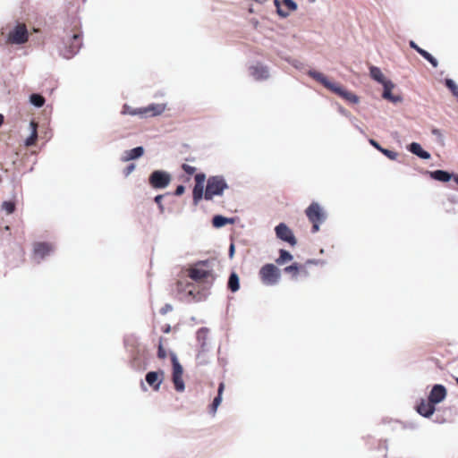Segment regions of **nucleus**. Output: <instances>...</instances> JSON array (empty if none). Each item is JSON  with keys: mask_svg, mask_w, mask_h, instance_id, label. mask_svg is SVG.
<instances>
[{"mask_svg": "<svg viewBox=\"0 0 458 458\" xmlns=\"http://www.w3.org/2000/svg\"><path fill=\"white\" fill-rule=\"evenodd\" d=\"M275 233L278 240L293 247L297 244V239L293 230L284 223H279L275 227Z\"/></svg>", "mask_w": 458, "mask_h": 458, "instance_id": "f8f14e48", "label": "nucleus"}, {"mask_svg": "<svg viewBox=\"0 0 458 458\" xmlns=\"http://www.w3.org/2000/svg\"><path fill=\"white\" fill-rule=\"evenodd\" d=\"M369 144H370L371 146H373L376 149L379 150L380 152H381V149H383V148H382V147L380 146V144H379L377 140H373V139H370V140H369Z\"/></svg>", "mask_w": 458, "mask_h": 458, "instance_id": "8fccbe9b", "label": "nucleus"}, {"mask_svg": "<svg viewBox=\"0 0 458 458\" xmlns=\"http://www.w3.org/2000/svg\"><path fill=\"white\" fill-rule=\"evenodd\" d=\"M339 111L341 114L350 118L351 115H349V113L345 109L340 108Z\"/></svg>", "mask_w": 458, "mask_h": 458, "instance_id": "4d7b16f0", "label": "nucleus"}, {"mask_svg": "<svg viewBox=\"0 0 458 458\" xmlns=\"http://www.w3.org/2000/svg\"><path fill=\"white\" fill-rule=\"evenodd\" d=\"M204 185L195 184L192 191L193 202L197 205L204 197Z\"/></svg>", "mask_w": 458, "mask_h": 458, "instance_id": "c756f323", "label": "nucleus"}, {"mask_svg": "<svg viewBox=\"0 0 458 458\" xmlns=\"http://www.w3.org/2000/svg\"><path fill=\"white\" fill-rule=\"evenodd\" d=\"M381 85L384 88L382 97L385 99H387L394 104L399 103L403 100L402 97L392 94V89H394V84L390 80H388L387 81Z\"/></svg>", "mask_w": 458, "mask_h": 458, "instance_id": "6ab92c4d", "label": "nucleus"}, {"mask_svg": "<svg viewBox=\"0 0 458 458\" xmlns=\"http://www.w3.org/2000/svg\"><path fill=\"white\" fill-rule=\"evenodd\" d=\"M157 356L160 359H165L166 357V352L161 344L158 346Z\"/></svg>", "mask_w": 458, "mask_h": 458, "instance_id": "09e8293b", "label": "nucleus"}, {"mask_svg": "<svg viewBox=\"0 0 458 458\" xmlns=\"http://www.w3.org/2000/svg\"><path fill=\"white\" fill-rule=\"evenodd\" d=\"M227 286H228V289L233 293H235L239 290L240 279H239L238 275L235 272L231 273V275L228 278Z\"/></svg>", "mask_w": 458, "mask_h": 458, "instance_id": "cd10ccee", "label": "nucleus"}, {"mask_svg": "<svg viewBox=\"0 0 458 458\" xmlns=\"http://www.w3.org/2000/svg\"><path fill=\"white\" fill-rule=\"evenodd\" d=\"M185 191V187L183 185H178L175 189L174 194L176 196L182 195Z\"/></svg>", "mask_w": 458, "mask_h": 458, "instance_id": "603ef678", "label": "nucleus"}, {"mask_svg": "<svg viewBox=\"0 0 458 458\" xmlns=\"http://www.w3.org/2000/svg\"><path fill=\"white\" fill-rule=\"evenodd\" d=\"M249 72L251 76H253L254 80H258V66L255 64H251L249 67Z\"/></svg>", "mask_w": 458, "mask_h": 458, "instance_id": "c03bdc74", "label": "nucleus"}, {"mask_svg": "<svg viewBox=\"0 0 458 458\" xmlns=\"http://www.w3.org/2000/svg\"><path fill=\"white\" fill-rule=\"evenodd\" d=\"M235 223L234 217H225L222 215H216L212 218V225L215 228H221L225 226V225H233Z\"/></svg>", "mask_w": 458, "mask_h": 458, "instance_id": "5701e85b", "label": "nucleus"}, {"mask_svg": "<svg viewBox=\"0 0 458 458\" xmlns=\"http://www.w3.org/2000/svg\"><path fill=\"white\" fill-rule=\"evenodd\" d=\"M224 389H225V384L223 382H221L218 386L217 395L214 398V400L210 405L209 412L212 415L216 414V410L222 402V394H223Z\"/></svg>", "mask_w": 458, "mask_h": 458, "instance_id": "b1692460", "label": "nucleus"}, {"mask_svg": "<svg viewBox=\"0 0 458 458\" xmlns=\"http://www.w3.org/2000/svg\"><path fill=\"white\" fill-rule=\"evenodd\" d=\"M165 107V104H150L146 107H141V117L160 115Z\"/></svg>", "mask_w": 458, "mask_h": 458, "instance_id": "a211bd4d", "label": "nucleus"}, {"mask_svg": "<svg viewBox=\"0 0 458 458\" xmlns=\"http://www.w3.org/2000/svg\"><path fill=\"white\" fill-rule=\"evenodd\" d=\"M381 153L391 160H395L398 157V154L396 152L387 148L381 149Z\"/></svg>", "mask_w": 458, "mask_h": 458, "instance_id": "e433bc0d", "label": "nucleus"}, {"mask_svg": "<svg viewBox=\"0 0 458 458\" xmlns=\"http://www.w3.org/2000/svg\"><path fill=\"white\" fill-rule=\"evenodd\" d=\"M148 182L154 189H165L171 182V175L165 171L155 170L150 174Z\"/></svg>", "mask_w": 458, "mask_h": 458, "instance_id": "9b49d317", "label": "nucleus"}, {"mask_svg": "<svg viewBox=\"0 0 458 458\" xmlns=\"http://www.w3.org/2000/svg\"><path fill=\"white\" fill-rule=\"evenodd\" d=\"M123 114H130V115H140L141 116V107L140 108H132L128 105H124L123 106Z\"/></svg>", "mask_w": 458, "mask_h": 458, "instance_id": "473e14b6", "label": "nucleus"}, {"mask_svg": "<svg viewBox=\"0 0 458 458\" xmlns=\"http://www.w3.org/2000/svg\"><path fill=\"white\" fill-rule=\"evenodd\" d=\"M172 310H173V306H172L171 304H168V303H167V304H165V306H163V307L161 308V310H160V313H161L162 315H165V314H166V313H168V312H170V311H172Z\"/></svg>", "mask_w": 458, "mask_h": 458, "instance_id": "de8ad7c7", "label": "nucleus"}, {"mask_svg": "<svg viewBox=\"0 0 458 458\" xmlns=\"http://www.w3.org/2000/svg\"><path fill=\"white\" fill-rule=\"evenodd\" d=\"M163 198H164V195L159 194V195H157V196L155 197V199H154L155 202H156V203L157 204V206H158V209H159V212H160L161 214H163V213H164V211H165V207H164V205H163V203H162V199H163Z\"/></svg>", "mask_w": 458, "mask_h": 458, "instance_id": "4c0bfd02", "label": "nucleus"}, {"mask_svg": "<svg viewBox=\"0 0 458 458\" xmlns=\"http://www.w3.org/2000/svg\"><path fill=\"white\" fill-rule=\"evenodd\" d=\"M82 45L81 35L73 34L71 38L64 40V47L60 49V55L65 59L72 58Z\"/></svg>", "mask_w": 458, "mask_h": 458, "instance_id": "0eeeda50", "label": "nucleus"}, {"mask_svg": "<svg viewBox=\"0 0 458 458\" xmlns=\"http://www.w3.org/2000/svg\"><path fill=\"white\" fill-rule=\"evenodd\" d=\"M182 170L189 175H191L195 173L196 168L194 166H191L188 164H183L182 165Z\"/></svg>", "mask_w": 458, "mask_h": 458, "instance_id": "79ce46f5", "label": "nucleus"}, {"mask_svg": "<svg viewBox=\"0 0 458 458\" xmlns=\"http://www.w3.org/2000/svg\"><path fill=\"white\" fill-rule=\"evenodd\" d=\"M431 133L437 139L438 142L444 144V136L439 129L433 128Z\"/></svg>", "mask_w": 458, "mask_h": 458, "instance_id": "ea45409f", "label": "nucleus"}, {"mask_svg": "<svg viewBox=\"0 0 458 458\" xmlns=\"http://www.w3.org/2000/svg\"><path fill=\"white\" fill-rule=\"evenodd\" d=\"M351 123L355 126V128L361 133H363V130L356 123L357 119L353 116H350Z\"/></svg>", "mask_w": 458, "mask_h": 458, "instance_id": "864d4df0", "label": "nucleus"}, {"mask_svg": "<svg viewBox=\"0 0 458 458\" xmlns=\"http://www.w3.org/2000/svg\"><path fill=\"white\" fill-rule=\"evenodd\" d=\"M249 13H255V7L253 4H250L249 9H248Z\"/></svg>", "mask_w": 458, "mask_h": 458, "instance_id": "13d9d810", "label": "nucleus"}, {"mask_svg": "<svg viewBox=\"0 0 458 458\" xmlns=\"http://www.w3.org/2000/svg\"><path fill=\"white\" fill-rule=\"evenodd\" d=\"M259 275L264 284L274 286L281 280V270L274 264L268 263L259 269Z\"/></svg>", "mask_w": 458, "mask_h": 458, "instance_id": "20e7f679", "label": "nucleus"}, {"mask_svg": "<svg viewBox=\"0 0 458 458\" xmlns=\"http://www.w3.org/2000/svg\"><path fill=\"white\" fill-rule=\"evenodd\" d=\"M136 168V165L134 164L128 165L124 170H123V175L125 177L129 176Z\"/></svg>", "mask_w": 458, "mask_h": 458, "instance_id": "37998d69", "label": "nucleus"}, {"mask_svg": "<svg viewBox=\"0 0 458 458\" xmlns=\"http://www.w3.org/2000/svg\"><path fill=\"white\" fill-rule=\"evenodd\" d=\"M30 33L27 26L24 23L17 22L13 29H11L7 35V40L13 45H23L28 42Z\"/></svg>", "mask_w": 458, "mask_h": 458, "instance_id": "423d86ee", "label": "nucleus"}, {"mask_svg": "<svg viewBox=\"0 0 458 458\" xmlns=\"http://www.w3.org/2000/svg\"><path fill=\"white\" fill-rule=\"evenodd\" d=\"M446 212L452 213V214H455L456 213L454 208L447 209Z\"/></svg>", "mask_w": 458, "mask_h": 458, "instance_id": "680f3d73", "label": "nucleus"}, {"mask_svg": "<svg viewBox=\"0 0 458 458\" xmlns=\"http://www.w3.org/2000/svg\"><path fill=\"white\" fill-rule=\"evenodd\" d=\"M407 149L413 155L421 159H429L431 155L428 151L422 148L421 145L418 142H411L407 146Z\"/></svg>", "mask_w": 458, "mask_h": 458, "instance_id": "412c9836", "label": "nucleus"}, {"mask_svg": "<svg viewBox=\"0 0 458 458\" xmlns=\"http://www.w3.org/2000/svg\"><path fill=\"white\" fill-rule=\"evenodd\" d=\"M188 294H189V296H191V297H192V299H194V300H196V301H200V300H201V297H200V296L197 297V296L194 294V293H193V291H192V290H189V291H188Z\"/></svg>", "mask_w": 458, "mask_h": 458, "instance_id": "6e6d98bb", "label": "nucleus"}, {"mask_svg": "<svg viewBox=\"0 0 458 458\" xmlns=\"http://www.w3.org/2000/svg\"><path fill=\"white\" fill-rule=\"evenodd\" d=\"M445 85L454 97L458 98V86L454 80L450 78L445 79Z\"/></svg>", "mask_w": 458, "mask_h": 458, "instance_id": "2f4dec72", "label": "nucleus"}, {"mask_svg": "<svg viewBox=\"0 0 458 458\" xmlns=\"http://www.w3.org/2000/svg\"><path fill=\"white\" fill-rule=\"evenodd\" d=\"M171 360L173 365V383L177 392H183L185 389L184 382L182 380L183 369L180 364L175 353H171Z\"/></svg>", "mask_w": 458, "mask_h": 458, "instance_id": "6e6552de", "label": "nucleus"}, {"mask_svg": "<svg viewBox=\"0 0 458 458\" xmlns=\"http://www.w3.org/2000/svg\"><path fill=\"white\" fill-rule=\"evenodd\" d=\"M2 209L7 214H13L15 210V205L12 201H4L2 203Z\"/></svg>", "mask_w": 458, "mask_h": 458, "instance_id": "c9c22d12", "label": "nucleus"}, {"mask_svg": "<svg viewBox=\"0 0 458 458\" xmlns=\"http://www.w3.org/2000/svg\"><path fill=\"white\" fill-rule=\"evenodd\" d=\"M446 394V388L443 385L436 384L428 394V401L435 405L438 404L445 399Z\"/></svg>", "mask_w": 458, "mask_h": 458, "instance_id": "2eb2a0df", "label": "nucleus"}, {"mask_svg": "<svg viewBox=\"0 0 458 458\" xmlns=\"http://www.w3.org/2000/svg\"><path fill=\"white\" fill-rule=\"evenodd\" d=\"M206 175L203 173L197 174L195 175V184L204 185Z\"/></svg>", "mask_w": 458, "mask_h": 458, "instance_id": "a19ab883", "label": "nucleus"}, {"mask_svg": "<svg viewBox=\"0 0 458 458\" xmlns=\"http://www.w3.org/2000/svg\"><path fill=\"white\" fill-rule=\"evenodd\" d=\"M452 178L458 184V175L457 174H454V176Z\"/></svg>", "mask_w": 458, "mask_h": 458, "instance_id": "052dcab7", "label": "nucleus"}, {"mask_svg": "<svg viewBox=\"0 0 458 458\" xmlns=\"http://www.w3.org/2000/svg\"><path fill=\"white\" fill-rule=\"evenodd\" d=\"M409 46L411 48L414 49L420 55L421 54V51L424 50L423 48L420 47L413 40H410Z\"/></svg>", "mask_w": 458, "mask_h": 458, "instance_id": "a18cd8bd", "label": "nucleus"}, {"mask_svg": "<svg viewBox=\"0 0 458 458\" xmlns=\"http://www.w3.org/2000/svg\"><path fill=\"white\" fill-rule=\"evenodd\" d=\"M369 74H370V77L376 81L377 82L380 83V84H383L385 83L386 81H387L388 80H386L384 76V74L382 73L381 70L377 67V66H374V65H370L369 67Z\"/></svg>", "mask_w": 458, "mask_h": 458, "instance_id": "393cba45", "label": "nucleus"}, {"mask_svg": "<svg viewBox=\"0 0 458 458\" xmlns=\"http://www.w3.org/2000/svg\"><path fill=\"white\" fill-rule=\"evenodd\" d=\"M269 77V72L267 67L259 65V81L266 80Z\"/></svg>", "mask_w": 458, "mask_h": 458, "instance_id": "58836bf2", "label": "nucleus"}, {"mask_svg": "<svg viewBox=\"0 0 458 458\" xmlns=\"http://www.w3.org/2000/svg\"><path fill=\"white\" fill-rule=\"evenodd\" d=\"M303 273H304L305 276L308 275V271L307 270H303Z\"/></svg>", "mask_w": 458, "mask_h": 458, "instance_id": "69168bd1", "label": "nucleus"}, {"mask_svg": "<svg viewBox=\"0 0 458 458\" xmlns=\"http://www.w3.org/2000/svg\"><path fill=\"white\" fill-rule=\"evenodd\" d=\"M274 6L276 7L277 14L281 18H287L290 14V12L296 11L298 8V4L293 0H273Z\"/></svg>", "mask_w": 458, "mask_h": 458, "instance_id": "ddd939ff", "label": "nucleus"}, {"mask_svg": "<svg viewBox=\"0 0 458 458\" xmlns=\"http://www.w3.org/2000/svg\"><path fill=\"white\" fill-rule=\"evenodd\" d=\"M4 123V115L0 114V126Z\"/></svg>", "mask_w": 458, "mask_h": 458, "instance_id": "0e129e2a", "label": "nucleus"}, {"mask_svg": "<svg viewBox=\"0 0 458 458\" xmlns=\"http://www.w3.org/2000/svg\"><path fill=\"white\" fill-rule=\"evenodd\" d=\"M456 383H457V385H458V378H456Z\"/></svg>", "mask_w": 458, "mask_h": 458, "instance_id": "774afa93", "label": "nucleus"}, {"mask_svg": "<svg viewBox=\"0 0 458 458\" xmlns=\"http://www.w3.org/2000/svg\"><path fill=\"white\" fill-rule=\"evenodd\" d=\"M436 405L433 404L430 401L428 400V402L424 399H421L420 402L416 406L417 412L421 415L424 418H429L431 417L435 411H436Z\"/></svg>", "mask_w": 458, "mask_h": 458, "instance_id": "f3484780", "label": "nucleus"}, {"mask_svg": "<svg viewBox=\"0 0 458 458\" xmlns=\"http://www.w3.org/2000/svg\"><path fill=\"white\" fill-rule=\"evenodd\" d=\"M55 246L51 242H36L33 243L32 258L37 263H40L44 259L52 254Z\"/></svg>", "mask_w": 458, "mask_h": 458, "instance_id": "1a4fd4ad", "label": "nucleus"}, {"mask_svg": "<svg viewBox=\"0 0 458 458\" xmlns=\"http://www.w3.org/2000/svg\"><path fill=\"white\" fill-rule=\"evenodd\" d=\"M124 344L131 355V365L136 370L146 369L147 348L134 335L127 336Z\"/></svg>", "mask_w": 458, "mask_h": 458, "instance_id": "f257e3e1", "label": "nucleus"}, {"mask_svg": "<svg viewBox=\"0 0 458 458\" xmlns=\"http://www.w3.org/2000/svg\"><path fill=\"white\" fill-rule=\"evenodd\" d=\"M250 21L252 22L253 26L256 28L258 25V21H256L254 18L250 19Z\"/></svg>", "mask_w": 458, "mask_h": 458, "instance_id": "bf43d9fd", "label": "nucleus"}, {"mask_svg": "<svg viewBox=\"0 0 458 458\" xmlns=\"http://www.w3.org/2000/svg\"><path fill=\"white\" fill-rule=\"evenodd\" d=\"M164 371H149L146 374L145 380L155 391L160 388L164 378Z\"/></svg>", "mask_w": 458, "mask_h": 458, "instance_id": "dca6fc26", "label": "nucleus"}, {"mask_svg": "<svg viewBox=\"0 0 458 458\" xmlns=\"http://www.w3.org/2000/svg\"><path fill=\"white\" fill-rule=\"evenodd\" d=\"M307 265H325L326 261L322 259H308L306 261Z\"/></svg>", "mask_w": 458, "mask_h": 458, "instance_id": "49530a36", "label": "nucleus"}, {"mask_svg": "<svg viewBox=\"0 0 458 458\" xmlns=\"http://www.w3.org/2000/svg\"><path fill=\"white\" fill-rule=\"evenodd\" d=\"M293 259V256L288 250H286L284 249H280L279 256L276 259V263L278 266H282V265L286 264L289 261H292Z\"/></svg>", "mask_w": 458, "mask_h": 458, "instance_id": "a878e982", "label": "nucleus"}, {"mask_svg": "<svg viewBox=\"0 0 458 458\" xmlns=\"http://www.w3.org/2000/svg\"><path fill=\"white\" fill-rule=\"evenodd\" d=\"M209 329L208 327H201L196 333V339L199 344V352L196 356L198 363L200 365L206 364L208 361L205 358V353L210 350L208 344Z\"/></svg>", "mask_w": 458, "mask_h": 458, "instance_id": "39448f33", "label": "nucleus"}, {"mask_svg": "<svg viewBox=\"0 0 458 458\" xmlns=\"http://www.w3.org/2000/svg\"><path fill=\"white\" fill-rule=\"evenodd\" d=\"M427 174H428L433 180L442 182H449L454 176V174L445 170L427 171Z\"/></svg>", "mask_w": 458, "mask_h": 458, "instance_id": "4be33fe9", "label": "nucleus"}, {"mask_svg": "<svg viewBox=\"0 0 458 458\" xmlns=\"http://www.w3.org/2000/svg\"><path fill=\"white\" fill-rule=\"evenodd\" d=\"M216 259H208L196 262L189 268V276L195 282H201L208 277H214L213 269L216 265Z\"/></svg>", "mask_w": 458, "mask_h": 458, "instance_id": "f03ea898", "label": "nucleus"}, {"mask_svg": "<svg viewBox=\"0 0 458 458\" xmlns=\"http://www.w3.org/2000/svg\"><path fill=\"white\" fill-rule=\"evenodd\" d=\"M228 184L222 175L210 176L207 181L204 198L212 200L215 196H222Z\"/></svg>", "mask_w": 458, "mask_h": 458, "instance_id": "7ed1b4c3", "label": "nucleus"}, {"mask_svg": "<svg viewBox=\"0 0 458 458\" xmlns=\"http://www.w3.org/2000/svg\"><path fill=\"white\" fill-rule=\"evenodd\" d=\"M341 98L352 104H357L359 102V98L355 94L346 89L344 90L343 94L341 95Z\"/></svg>", "mask_w": 458, "mask_h": 458, "instance_id": "72a5a7b5", "label": "nucleus"}, {"mask_svg": "<svg viewBox=\"0 0 458 458\" xmlns=\"http://www.w3.org/2000/svg\"><path fill=\"white\" fill-rule=\"evenodd\" d=\"M448 200H449L450 202H452V203H455V202H456V200H455L454 197H451V198H449V199H448Z\"/></svg>", "mask_w": 458, "mask_h": 458, "instance_id": "e2e57ef3", "label": "nucleus"}, {"mask_svg": "<svg viewBox=\"0 0 458 458\" xmlns=\"http://www.w3.org/2000/svg\"><path fill=\"white\" fill-rule=\"evenodd\" d=\"M30 102L36 107H41L45 104V98L39 94H31L30 97Z\"/></svg>", "mask_w": 458, "mask_h": 458, "instance_id": "7c9ffc66", "label": "nucleus"}, {"mask_svg": "<svg viewBox=\"0 0 458 458\" xmlns=\"http://www.w3.org/2000/svg\"><path fill=\"white\" fill-rule=\"evenodd\" d=\"M316 0H310V3H314Z\"/></svg>", "mask_w": 458, "mask_h": 458, "instance_id": "338daca9", "label": "nucleus"}, {"mask_svg": "<svg viewBox=\"0 0 458 458\" xmlns=\"http://www.w3.org/2000/svg\"><path fill=\"white\" fill-rule=\"evenodd\" d=\"M30 127L31 129V133H30V137H28L25 140V146H27V147H30V146L34 145L38 139V131H37L38 124L35 122L31 121L30 123Z\"/></svg>", "mask_w": 458, "mask_h": 458, "instance_id": "bb28decb", "label": "nucleus"}, {"mask_svg": "<svg viewBox=\"0 0 458 458\" xmlns=\"http://www.w3.org/2000/svg\"><path fill=\"white\" fill-rule=\"evenodd\" d=\"M310 222L312 223L311 232L317 233L319 230V224H321L322 222H318V221H310Z\"/></svg>", "mask_w": 458, "mask_h": 458, "instance_id": "3c124183", "label": "nucleus"}, {"mask_svg": "<svg viewBox=\"0 0 458 458\" xmlns=\"http://www.w3.org/2000/svg\"><path fill=\"white\" fill-rule=\"evenodd\" d=\"M302 266L299 265L298 263H293L290 266H287L284 268V272L285 274H291L292 277L293 279H296L298 276V274L301 271Z\"/></svg>", "mask_w": 458, "mask_h": 458, "instance_id": "c85d7f7f", "label": "nucleus"}, {"mask_svg": "<svg viewBox=\"0 0 458 458\" xmlns=\"http://www.w3.org/2000/svg\"><path fill=\"white\" fill-rule=\"evenodd\" d=\"M305 214L310 221L324 222L326 220V215L317 202H312L305 210Z\"/></svg>", "mask_w": 458, "mask_h": 458, "instance_id": "4468645a", "label": "nucleus"}, {"mask_svg": "<svg viewBox=\"0 0 458 458\" xmlns=\"http://www.w3.org/2000/svg\"><path fill=\"white\" fill-rule=\"evenodd\" d=\"M420 55L426 59L428 63H430V64L433 66V67H437L438 65V61L437 60V58H435L430 53H428V51H426L425 49L423 51H421V54Z\"/></svg>", "mask_w": 458, "mask_h": 458, "instance_id": "f704fd0d", "label": "nucleus"}, {"mask_svg": "<svg viewBox=\"0 0 458 458\" xmlns=\"http://www.w3.org/2000/svg\"><path fill=\"white\" fill-rule=\"evenodd\" d=\"M234 251H235L234 244L231 243L230 247H229V258L230 259H233V257L234 255Z\"/></svg>", "mask_w": 458, "mask_h": 458, "instance_id": "5fc2aeb1", "label": "nucleus"}, {"mask_svg": "<svg viewBox=\"0 0 458 458\" xmlns=\"http://www.w3.org/2000/svg\"><path fill=\"white\" fill-rule=\"evenodd\" d=\"M143 154H144V148L141 146H139V147L133 148L130 150H125L123 153L121 160L123 162H129V161L135 160V159L141 157L143 156Z\"/></svg>", "mask_w": 458, "mask_h": 458, "instance_id": "aec40b11", "label": "nucleus"}, {"mask_svg": "<svg viewBox=\"0 0 458 458\" xmlns=\"http://www.w3.org/2000/svg\"><path fill=\"white\" fill-rule=\"evenodd\" d=\"M308 75L316 80L317 81L320 82L327 89L331 90L332 92L335 93L340 97L343 94L344 90L345 89L341 85L330 81L323 73L318 71L310 70L308 72Z\"/></svg>", "mask_w": 458, "mask_h": 458, "instance_id": "9d476101", "label": "nucleus"}]
</instances>
